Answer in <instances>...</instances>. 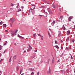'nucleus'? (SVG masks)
<instances>
[{
    "instance_id": "obj_1",
    "label": "nucleus",
    "mask_w": 75,
    "mask_h": 75,
    "mask_svg": "<svg viewBox=\"0 0 75 75\" xmlns=\"http://www.w3.org/2000/svg\"><path fill=\"white\" fill-rule=\"evenodd\" d=\"M32 49V47L30 46V45H29L28 48V49L27 51H28V52H29L30 50Z\"/></svg>"
},
{
    "instance_id": "obj_2",
    "label": "nucleus",
    "mask_w": 75,
    "mask_h": 75,
    "mask_svg": "<svg viewBox=\"0 0 75 75\" xmlns=\"http://www.w3.org/2000/svg\"><path fill=\"white\" fill-rule=\"evenodd\" d=\"M73 18L74 17L73 16H70L69 17V18H68L69 21H71V19Z\"/></svg>"
},
{
    "instance_id": "obj_3",
    "label": "nucleus",
    "mask_w": 75,
    "mask_h": 75,
    "mask_svg": "<svg viewBox=\"0 0 75 75\" xmlns=\"http://www.w3.org/2000/svg\"><path fill=\"white\" fill-rule=\"evenodd\" d=\"M10 20H11L12 23H13V22H14V21H15V19L14 18H11L10 19Z\"/></svg>"
},
{
    "instance_id": "obj_4",
    "label": "nucleus",
    "mask_w": 75,
    "mask_h": 75,
    "mask_svg": "<svg viewBox=\"0 0 75 75\" xmlns=\"http://www.w3.org/2000/svg\"><path fill=\"white\" fill-rule=\"evenodd\" d=\"M18 31V30L17 29H15V30H14L13 32L14 33H16Z\"/></svg>"
},
{
    "instance_id": "obj_5",
    "label": "nucleus",
    "mask_w": 75,
    "mask_h": 75,
    "mask_svg": "<svg viewBox=\"0 0 75 75\" xmlns=\"http://www.w3.org/2000/svg\"><path fill=\"white\" fill-rule=\"evenodd\" d=\"M11 34L12 35V36L13 37H14V35H16V33H11Z\"/></svg>"
},
{
    "instance_id": "obj_6",
    "label": "nucleus",
    "mask_w": 75,
    "mask_h": 75,
    "mask_svg": "<svg viewBox=\"0 0 75 75\" xmlns=\"http://www.w3.org/2000/svg\"><path fill=\"white\" fill-rule=\"evenodd\" d=\"M51 71V69H50V68H49V71H48L47 73L48 74H50Z\"/></svg>"
},
{
    "instance_id": "obj_7",
    "label": "nucleus",
    "mask_w": 75,
    "mask_h": 75,
    "mask_svg": "<svg viewBox=\"0 0 75 75\" xmlns=\"http://www.w3.org/2000/svg\"><path fill=\"white\" fill-rule=\"evenodd\" d=\"M70 34V31L69 30L67 32V34L69 35Z\"/></svg>"
},
{
    "instance_id": "obj_8",
    "label": "nucleus",
    "mask_w": 75,
    "mask_h": 75,
    "mask_svg": "<svg viewBox=\"0 0 75 75\" xmlns=\"http://www.w3.org/2000/svg\"><path fill=\"white\" fill-rule=\"evenodd\" d=\"M55 21H53L52 23V26H53L54 25L55 23Z\"/></svg>"
},
{
    "instance_id": "obj_9",
    "label": "nucleus",
    "mask_w": 75,
    "mask_h": 75,
    "mask_svg": "<svg viewBox=\"0 0 75 75\" xmlns=\"http://www.w3.org/2000/svg\"><path fill=\"white\" fill-rule=\"evenodd\" d=\"M3 28L4 27L6 28V24H4L3 25Z\"/></svg>"
},
{
    "instance_id": "obj_10",
    "label": "nucleus",
    "mask_w": 75,
    "mask_h": 75,
    "mask_svg": "<svg viewBox=\"0 0 75 75\" xmlns=\"http://www.w3.org/2000/svg\"><path fill=\"white\" fill-rule=\"evenodd\" d=\"M62 19H63V17L62 16H60V18H59V20H60L61 21V20H62Z\"/></svg>"
},
{
    "instance_id": "obj_11",
    "label": "nucleus",
    "mask_w": 75,
    "mask_h": 75,
    "mask_svg": "<svg viewBox=\"0 0 75 75\" xmlns=\"http://www.w3.org/2000/svg\"><path fill=\"white\" fill-rule=\"evenodd\" d=\"M62 28L64 30H66V28H65V27L64 26V25H63L62 27Z\"/></svg>"
},
{
    "instance_id": "obj_12",
    "label": "nucleus",
    "mask_w": 75,
    "mask_h": 75,
    "mask_svg": "<svg viewBox=\"0 0 75 75\" xmlns=\"http://www.w3.org/2000/svg\"><path fill=\"white\" fill-rule=\"evenodd\" d=\"M35 57V55H34L33 56H32L31 57V58H33Z\"/></svg>"
},
{
    "instance_id": "obj_13",
    "label": "nucleus",
    "mask_w": 75,
    "mask_h": 75,
    "mask_svg": "<svg viewBox=\"0 0 75 75\" xmlns=\"http://www.w3.org/2000/svg\"><path fill=\"white\" fill-rule=\"evenodd\" d=\"M21 9H20V8H19L18 9V10L17 11V12H18L19 11H21Z\"/></svg>"
},
{
    "instance_id": "obj_14",
    "label": "nucleus",
    "mask_w": 75,
    "mask_h": 75,
    "mask_svg": "<svg viewBox=\"0 0 75 75\" xmlns=\"http://www.w3.org/2000/svg\"><path fill=\"white\" fill-rule=\"evenodd\" d=\"M53 59H52V63H54V57H53Z\"/></svg>"
},
{
    "instance_id": "obj_15",
    "label": "nucleus",
    "mask_w": 75,
    "mask_h": 75,
    "mask_svg": "<svg viewBox=\"0 0 75 75\" xmlns=\"http://www.w3.org/2000/svg\"><path fill=\"white\" fill-rule=\"evenodd\" d=\"M22 70H23V69H21V71H20V74H21Z\"/></svg>"
},
{
    "instance_id": "obj_16",
    "label": "nucleus",
    "mask_w": 75,
    "mask_h": 75,
    "mask_svg": "<svg viewBox=\"0 0 75 75\" xmlns=\"http://www.w3.org/2000/svg\"><path fill=\"white\" fill-rule=\"evenodd\" d=\"M36 35V33H34L33 35V37H35Z\"/></svg>"
},
{
    "instance_id": "obj_17",
    "label": "nucleus",
    "mask_w": 75,
    "mask_h": 75,
    "mask_svg": "<svg viewBox=\"0 0 75 75\" xmlns=\"http://www.w3.org/2000/svg\"><path fill=\"white\" fill-rule=\"evenodd\" d=\"M47 10L48 11H51V9L50 8H48Z\"/></svg>"
},
{
    "instance_id": "obj_18",
    "label": "nucleus",
    "mask_w": 75,
    "mask_h": 75,
    "mask_svg": "<svg viewBox=\"0 0 75 75\" xmlns=\"http://www.w3.org/2000/svg\"><path fill=\"white\" fill-rule=\"evenodd\" d=\"M30 10L32 12L33 11V12H34V10H33V9H32V8H30Z\"/></svg>"
},
{
    "instance_id": "obj_19",
    "label": "nucleus",
    "mask_w": 75,
    "mask_h": 75,
    "mask_svg": "<svg viewBox=\"0 0 75 75\" xmlns=\"http://www.w3.org/2000/svg\"><path fill=\"white\" fill-rule=\"evenodd\" d=\"M7 43V42L6 41V43H4V45L6 46V43Z\"/></svg>"
},
{
    "instance_id": "obj_20",
    "label": "nucleus",
    "mask_w": 75,
    "mask_h": 75,
    "mask_svg": "<svg viewBox=\"0 0 75 75\" xmlns=\"http://www.w3.org/2000/svg\"><path fill=\"white\" fill-rule=\"evenodd\" d=\"M12 56H11L10 58V59H9V62H11V59Z\"/></svg>"
},
{
    "instance_id": "obj_21",
    "label": "nucleus",
    "mask_w": 75,
    "mask_h": 75,
    "mask_svg": "<svg viewBox=\"0 0 75 75\" xmlns=\"http://www.w3.org/2000/svg\"><path fill=\"white\" fill-rule=\"evenodd\" d=\"M48 35L50 37H51V35H50V34L49 32H48Z\"/></svg>"
},
{
    "instance_id": "obj_22",
    "label": "nucleus",
    "mask_w": 75,
    "mask_h": 75,
    "mask_svg": "<svg viewBox=\"0 0 75 75\" xmlns=\"http://www.w3.org/2000/svg\"><path fill=\"white\" fill-rule=\"evenodd\" d=\"M3 23V22L1 21L0 22V25H2V24Z\"/></svg>"
},
{
    "instance_id": "obj_23",
    "label": "nucleus",
    "mask_w": 75,
    "mask_h": 75,
    "mask_svg": "<svg viewBox=\"0 0 75 75\" xmlns=\"http://www.w3.org/2000/svg\"><path fill=\"white\" fill-rule=\"evenodd\" d=\"M55 47H56V48H57V49H59V47L57 46H55Z\"/></svg>"
},
{
    "instance_id": "obj_24",
    "label": "nucleus",
    "mask_w": 75,
    "mask_h": 75,
    "mask_svg": "<svg viewBox=\"0 0 75 75\" xmlns=\"http://www.w3.org/2000/svg\"><path fill=\"white\" fill-rule=\"evenodd\" d=\"M10 6H14V5L13 4H11Z\"/></svg>"
},
{
    "instance_id": "obj_25",
    "label": "nucleus",
    "mask_w": 75,
    "mask_h": 75,
    "mask_svg": "<svg viewBox=\"0 0 75 75\" xmlns=\"http://www.w3.org/2000/svg\"><path fill=\"white\" fill-rule=\"evenodd\" d=\"M16 56H14L13 57V58H14V59H15L16 58Z\"/></svg>"
},
{
    "instance_id": "obj_26",
    "label": "nucleus",
    "mask_w": 75,
    "mask_h": 75,
    "mask_svg": "<svg viewBox=\"0 0 75 75\" xmlns=\"http://www.w3.org/2000/svg\"><path fill=\"white\" fill-rule=\"evenodd\" d=\"M31 6H35V5H34V4H31Z\"/></svg>"
},
{
    "instance_id": "obj_27",
    "label": "nucleus",
    "mask_w": 75,
    "mask_h": 75,
    "mask_svg": "<svg viewBox=\"0 0 75 75\" xmlns=\"http://www.w3.org/2000/svg\"><path fill=\"white\" fill-rule=\"evenodd\" d=\"M34 74V73L33 72H32L31 73V75H33Z\"/></svg>"
},
{
    "instance_id": "obj_28",
    "label": "nucleus",
    "mask_w": 75,
    "mask_h": 75,
    "mask_svg": "<svg viewBox=\"0 0 75 75\" xmlns=\"http://www.w3.org/2000/svg\"><path fill=\"white\" fill-rule=\"evenodd\" d=\"M66 49L67 50H69V49H70V48H68V47H67Z\"/></svg>"
},
{
    "instance_id": "obj_29",
    "label": "nucleus",
    "mask_w": 75,
    "mask_h": 75,
    "mask_svg": "<svg viewBox=\"0 0 75 75\" xmlns=\"http://www.w3.org/2000/svg\"><path fill=\"white\" fill-rule=\"evenodd\" d=\"M72 42H74V39H73L72 40Z\"/></svg>"
},
{
    "instance_id": "obj_30",
    "label": "nucleus",
    "mask_w": 75,
    "mask_h": 75,
    "mask_svg": "<svg viewBox=\"0 0 75 75\" xmlns=\"http://www.w3.org/2000/svg\"><path fill=\"white\" fill-rule=\"evenodd\" d=\"M18 37H19V38H20V37H21V36H20V35H19V34L18 35Z\"/></svg>"
},
{
    "instance_id": "obj_31",
    "label": "nucleus",
    "mask_w": 75,
    "mask_h": 75,
    "mask_svg": "<svg viewBox=\"0 0 75 75\" xmlns=\"http://www.w3.org/2000/svg\"><path fill=\"white\" fill-rule=\"evenodd\" d=\"M2 61H3V59H1V60L0 61V62H1Z\"/></svg>"
},
{
    "instance_id": "obj_32",
    "label": "nucleus",
    "mask_w": 75,
    "mask_h": 75,
    "mask_svg": "<svg viewBox=\"0 0 75 75\" xmlns=\"http://www.w3.org/2000/svg\"><path fill=\"white\" fill-rule=\"evenodd\" d=\"M52 6H53V8H55V6H54V4H53Z\"/></svg>"
},
{
    "instance_id": "obj_33",
    "label": "nucleus",
    "mask_w": 75,
    "mask_h": 75,
    "mask_svg": "<svg viewBox=\"0 0 75 75\" xmlns=\"http://www.w3.org/2000/svg\"><path fill=\"white\" fill-rule=\"evenodd\" d=\"M69 40V38L68 37L67 38V41H68V40Z\"/></svg>"
},
{
    "instance_id": "obj_34",
    "label": "nucleus",
    "mask_w": 75,
    "mask_h": 75,
    "mask_svg": "<svg viewBox=\"0 0 75 75\" xmlns=\"http://www.w3.org/2000/svg\"><path fill=\"white\" fill-rule=\"evenodd\" d=\"M43 39H44V38H42V37L41 38V40H43Z\"/></svg>"
},
{
    "instance_id": "obj_35",
    "label": "nucleus",
    "mask_w": 75,
    "mask_h": 75,
    "mask_svg": "<svg viewBox=\"0 0 75 75\" xmlns=\"http://www.w3.org/2000/svg\"><path fill=\"white\" fill-rule=\"evenodd\" d=\"M37 75H39V72H38L37 73Z\"/></svg>"
},
{
    "instance_id": "obj_36",
    "label": "nucleus",
    "mask_w": 75,
    "mask_h": 75,
    "mask_svg": "<svg viewBox=\"0 0 75 75\" xmlns=\"http://www.w3.org/2000/svg\"><path fill=\"white\" fill-rule=\"evenodd\" d=\"M6 52V50H5L4 51V54L5 52Z\"/></svg>"
},
{
    "instance_id": "obj_37",
    "label": "nucleus",
    "mask_w": 75,
    "mask_h": 75,
    "mask_svg": "<svg viewBox=\"0 0 75 75\" xmlns=\"http://www.w3.org/2000/svg\"><path fill=\"white\" fill-rule=\"evenodd\" d=\"M38 35L39 36H41V35L40 34H38Z\"/></svg>"
},
{
    "instance_id": "obj_38",
    "label": "nucleus",
    "mask_w": 75,
    "mask_h": 75,
    "mask_svg": "<svg viewBox=\"0 0 75 75\" xmlns=\"http://www.w3.org/2000/svg\"><path fill=\"white\" fill-rule=\"evenodd\" d=\"M57 41L56 40L55 42V44H57Z\"/></svg>"
},
{
    "instance_id": "obj_39",
    "label": "nucleus",
    "mask_w": 75,
    "mask_h": 75,
    "mask_svg": "<svg viewBox=\"0 0 75 75\" xmlns=\"http://www.w3.org/2000/svg\"><path fill=\"white\" fill-rule=\"evenodd\" d=\"M13 24V23L12 22V23H10V25H12Z\"/></svg>"
},
{
    "instance_id": "obj_40",
    "label": "nucleus",
    "mask_w": 75,
    "mask_h": 75,
    "mask_svg": "<svg viewBox=\"0 0 75 75\" xmlns=\"http://www.w3.org/2000/svg\"><path fill=\"white\" fill-rule=\"evenodd\" d=\"M5 32H8V31L7 30H5Z\"/></svg>"
},
{
    "instance_id": "obj_41",
    "label": "nucleus",
    "mask_w": 75,
    "mask_h": 75,
    "mask_svg": "<svg viewBox=\"0 0 75 75\" xmlns=\"http://www.w3.org/2000/svg\"><path fill=\"white\" fill-rule=\"evenodd\" d=\"M20 38H21V39H23V38L22 37H20Z\"/></svg>"
},
{
    "instance_id": "obj_42",
    "label": "nucleus",
    "mask_w": 75,
    "mask_h": 75,
    "mask_svg": "<svg viewBox=\"0 0 75 75\" xmlns=\"http://www.w3.org/2000/svg\"><path fill=\"white\" fill-rule=\"evenodd\" d=\"M39 16H41V17H40V18H41V17L42 16V15H39Z\"/></svg>"
},
{
    "instance_id": "obj_43",
    "label": "nucleus",
    "mask_w": 75,
    "mask_h": 75,
    "mask_svg": "<svg viewBox=\"0 0 75 75\" xmlns=\"http://www.w3.org/2000/svg\"><path fill=\"white\" fill-rule=\"evenodd\" d=\"M61 49L62 50H63V48L62 47H61Z\"/></svg>"
},
{
    "instance_id": "obj_44",
    "label": "nucleus",
    "mask_w": 75,
    "mask_h": 75,
    "mask_svg": "<svg viewBox=\"0 0 75 75\" xmlns=\"http://www.w3.org/2000/svg\"><path fill=\"white\" fill-rule=\"evenodd\" d=\"M11 33H13V31L12 30H11Z\"/></svg>"
},
{
    "instance_id": "obj_45",
    "label": "nucleus",
    "mask_w": 75,
    "mask_h": 75,
    "mask_svg": "<svg viewBox=\"0 0 75 75\" xmlns=\"http://www.w3.org/2000/svg\"><path fill=\"white\" fill-rule=\"evenodd\" d=\"M19 5V4H18V6H17V7H18Z\"/></svg>"
},
{
    "instance_id": "obj_46",
    "label": "nucleus",
    "mask_w": 75,
    "mask_h": 75,
    "mask_svg": "<svg viewBox=\"0 0 75 75\" xmlns=\"http://www.w3.org/2000/svg\"><path fill=\"white\" fill-rule=\"evenodd\" d=\"M71 59H73V57L72 56H71Z\"/></svg>"
},
{
    "instance_id": "obj_47",
    "label": "nucleus",
    "mask_w": 75,
    "mask_h": 75,
    "mask_svg": "<svg viewBox=\"0 0 75 75\" xmlns=\"http://www.w3.org/2000/svg\"><path fill=\"white\" fill-rule=\"evenodd\" d=\"M26 52V50L24 51V52H23L24 53H25Z\"/></svg>"
},
{
    "instance_id": "obj_48",
    "label": "nucleus",
    "mask_w": 75,
    "mask_h": 75,
    "mask_svg": "<svg viewBox=\"0 0 75 75\" xmlns=\"http://www.w3.org/2000/svg\"><path fill=\"white\" fill-rule=\"evenodd\" d=\"M14 45H16V43H14Z\"/></svg>"
},
{
    "instance_id": "obj_49",
    "label": "nucleus",
    "mask_w": 75,
    "mask_h": 75,
    "mask_svg": "<svg viewBox=\"0 0 75 75\" xmlns=\"http://www.w3.org/2000/svg\"><path fill=\"white\" fill-rule=\"evenodd\" d=\"M1 50V47H0V50Z\"/></svg>"
},
{
    "instance_id": "obj_50",
    "label": "nucleus",
    "mask_w": 75,
    "mask_h": 75,
    "mask_svg": "<svg viewBox=\"0 0 75 75\" xmlns=\"http://www.w3.org/2000/svg\"><path fill=\"white\" fill-rule=\"evenodd\" d=\"M35 52H37V50H35Z\"/></svg>"
},
{
    "instance_id": "obj_51",
    "label": "nucleus",
    "mask_w": 75,
    "mask_h": 75,
    "mask_svg": "<svg viewBox=\"0 0 75 75\" xmlns=\"http://www.w3.org/2000/svg\"><path fill=\"white\" fill-rule=\"evenodd\" d=\"M40 36L41 37H43V36H42V35H40Z\"/></svg>"
},
{
    "instance_id": "obj_52",
    "label": "nucleus",
    "mask_w": 75,
    "mask_h": 75,
    "mask_svg": "<svg viewBox=\"0 0 75 75\" xmlns=\"http://www.w3.org/2000/svg\"><path fill=\"white\" fill-rule=\"evenodd\" d=\"M35 7H34L33 8V10H35Z\"/></svg>"
},
{
    "instance_id": "obj_53",
    "label": "nucleus",
    "mask_w": 75,
    "mask_h": 75,
    "mask_svg": "<svg viewBox=\"0 0 75 75\" xmlns=\"http://www.w3.org/2000/svg\"><path fill=\"white\" fill-rule=\"evenodd\" d=\"M31 62V61H29V62Z\"/></svg>"
},
{
    "instance_id": "obj_54",
    "label": "nucleus",
    "mask_w": 75,
    "mask_h": 75,
    "mask_svg": "<svg viewBox=\"0 0 75 75\" xmlns=\"http://www.w3.org/2000/svg\"><path fill=\"white\" fill-rule=\"evenodd\" d=\"M22 74L21 75H23V74Z\"/></svg>"
},
{
    "instance_id": "obj_55",
    "label": "nucleus",
    "mask_w": 75,
    "mask_h": 75,
    "mask_svg": "<svg viewBox=\"0 0 75 75\" xmlns=\"http://www.w3.org/2000/svg\"><path fill=\"white\" fill-rule=\"evenodd\" d=\"M0 47H1V45L0 46Z\"/></svg>"
},
{
    "instance_id": "obj_56",
    "label": "nucleus",
    "mask_w": 75,
    "mask_h": 75,
    "mask_svg": "<svg viewBox=\"0 0 75 75\" xmlns=\"http://www.w3.org/2000/svg\"><path fill=\"white\" fill-rule=\"evenodd\" d=\"M43 8H45V6H43Z\"/></svg>"
},
{
    "instance_id": "obj_57",
    "label": "nucleus",
    "mask_w": 75,
    "mask_h": 75,
    "mask_svg": "<svg viewBox=\"0 0 75 75\" xmlns=\"http://www.w3.org/2000/svg\"><path fill=\"white\" fill-rule=\"evenodd\" d=\"M12 8H10L11 10L12 9Z\"/></svg>"
},
{
    "instance_id": "obj_58",
    "label": "nucleus",
    "mask_w": 75,
    "mask_h": 75,
    "mask_svg": "<svg viewBox=\"0 0 75 75\" xmlns=\"http://www.w3.org/2000/svg\"><path fill=\"white\" fill-rule=\"evenodd\" d=\"M1 39L0 38V41H1Z\"/></svg>"
},
{
    "instance_id": "obj_59",
    "label": "nucleus",
    "mask_w": 75,
    "mask_h": 75,
    "mask_svg": "<svg viewBox=\"0 0 75 75\" xmlns=\"http://www.w3.org/2000/svg\"><path fill=\"white\" fill-rule=\"evenodd\" d=\"M44 11L45 12V10Z\"/></svg>"
},
{
    "instance_id": "obj_60",
    "label": "nucleus",
    "mask_w": 75,
    "mask_h": 75,
    "mask_svg": "<svg viewBox=\"0 0 75 75\" xmlns=\"http://www.w3.org/2000/svg\"><path fill=\"white\" fill-rule=\"evenodd\" d=\"M73 24H74V22H73Z\"/></svg>"
},
{
    "instance_id": "obj_61",
    "label": "nucleus",
    "mask_w": 75,
    "mask_h": 75,
    "mask_svg": "<svg viewBox=\"0 0 75 75\" xmlns=\"http://www.w3.org/2000/svg\"><path fill=\"white\" fill-rule=\"evenodd\" d=\"M50 61V59H49V62Z\"/></svg>"
},
{
    "instance_id": "obj_62",
    "label": "nucleus",
    "mask_w": 75,
    "mask_h": 75,
    "mask_svg": "<svg viewBox=\"0 0 75 75\" xmlns=\"http://www.w3.org/2000/svg\"><path fill=\"white\" fill-rule=\"evenodd\" d=\"M59 60H58V62H59Z\"/></svg>"
},
{
    "instance_id": "obj_63",
    "label": "nucleus",
    "mask_w": 75,
    "mask_h": 75,
    "mask_svg": "<svg viewBox=\"0 0 75 75\" xmlns=\"http://www.w3.org/2000/svg\"><path fill=\"white\" fill-rule=\"evenodd\" d=\"M11 27H12V26L11 25Z\"/></svg>"
},
{
    "instance_id": "obj_64",
    "label": "nucleus",
    "mask_w": 75,
    "mask_h": 75,
    "mask_svg": "<svg viewBox=\"0 0 75 75\" xmlns=\"http://www.w3.org/2000/svg\"><path fill=\"white\" fill-rule=\"evenodd\" d=\"M0 72L1 73V71H0Z\"/></svg>"
}]
</instances>
